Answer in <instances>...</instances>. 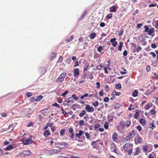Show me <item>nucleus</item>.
<instances>
[{
	"instance_id": "de8ad7c7",
	"label": "nucleus",
	"mask_w": 158,
	"mask_h": 158,
	"mask_svg": "<svg viewBox=\"0 0 158 158\" xmlns=\"http://www.w3.org/2000/svg\"><path fill=\"white\" fill-rule=\"evenodd\" d=\"M150 54L152 55L153 57L155 58L156 56V54L153 52H151Z\"/></svg>"
},
{
	"instance_id": "338daca9",
	"label": "nucleus",
	"mask_w": 158,
	"mask_h": 158,
	"mask_svg": "<svg viewBox=\"0 0 158 158\" xmlns=\"http://www.w3.org/2000/svg\"><path fill=\"white\" fill-rule=\"evenodd\" d=\"M155 76V78L156 80H158V74H157L156 73H154Z\"/></svg>"
},
{
	"instance_id": "bf43d9fd",
	"label": "nucleus",
	"mask_w": 158,
	"mask_h": 158,
	"mask_svg": "<svg viewBox=\"0 0 158 158\" xmlns=\"http://www.w3.org/2000/svg\"><path fill=\"white\" fill-rule=\"evenodd\" d=\"M150 107L149 105V104L148 103L145 106V109L148 110L149 109Z\"/></svg>"
},
{
	"instance_id": "c756f323",
	"label": "nucleus",
	"mask_w": 158,
	"mask_h": 158,
	"mask_svg": "<svg viewBox=\"0 0 158 158\" xmlns=\"http://www.w3.org/2000/svg\"><path fill=\"white\" fill-rule=\"evenodd\" d=\"M134 109V106H133L131 104H130L128 107V110H131Z\"/></svg>"
},
{
	"instance_id": "423d86ee",
	"label": "nucleus",
	"mask_w": 158,
	"mask_h": 158,
	"mask_svg": "<svg viewBox=\"0 0 158 158\" xmlns=\"http://www.w3.org/2000/svg\"><path fill=\"white\" fill-rule=\"evenodd\" d=\"M133 137V136L131 135V134L129 133L128 135L127 136H126V137L124 138V140L126 142L128 141Z\"/></svg>"
},
{
	"instance_id": "a18cd8bd",
	"label": "nucleus",
	"mask_w": 158,
	"mask_h": 158,
	"mask_svg": "<svg viewBox=\"0 0 158 158\" xmlns=\"http://www.w3.org/2000/svg\"><path fill=\"white\" fill-rule=\"evenodd\" d=\"M151 46L152 48L154 49L156 48L157 47L156 45L154 43L152 44H151Z\"/></svg>"
},
{
	"instance_id": "13d9d810",
	"label": "nucleus",
	"mask_w": 158,
	"mask_h": 158,
	"mask_svg": "<svg viewBox=\"0 0 158 158\" xmlns=\"http://www.w3.org/2000/svg\"><path fill=\"white\" fill-rule=\"evenodd\" d=\"M109 89V86L108 85H106L105 87V90L106 91H107Z\"/></svg>"
},
{
	"instance_id": "2eb2a0df",
	"label": "nucleus",
	"mask_w": 158,
	"mask_h": 158,
	"mask_svg": "<svg viewBox=\"0 0 158 158\" xmlns=\"http://www.w3.org/2000/svg\"><path fill=\"white\" fill-rule=\"evenodd\" d=\"M138 92L137 90H135L133 93L132 95V96L134 97H136L138 96Z\"/></svg>"
},
{
	"instance_id": "7c9ffc66",
	"label": "nucleus",
	"mask_w": 158,
	"mask_h": 158,
	"mask_svg": "<svg viewBox=\"0 0 158 158\" xmlns=\"http://www.w3.org/2000/svg\"><path fill=\"white\" fill-rule=\"evenodd\" d=\"M123 29H122L120 31L118 32V35L119 36H122L123 34Z\"/></svg>"
},
{
	"instance_id": "e433bc0d",
	"label": "nucleus",
	"mask_w": 158,
	"mask_h": 158,
	"mask_svg": "<svg viewBox=\"0 0 158 158\" xmlns=\"http://www.w3.org/2000/svg\"><path fill=\"white\" fill-rule=\"evenodd\" d=\"M56 54L55 52H52V57L51 58V59H54L56 57Z\"/></svg>"
},
{
	"instance_id": "f8f14e48",
	"label": "nucleus",
	"mask_w": 158,
	"mask_h": 158,
	"mask_svg": "<svg viewBox=\"0 0 158 158\" xmlns=\"http://www.w3.org/2000/svg\"><path fill=\"white\" fill-rule=\"evenodd\" d=\"M57 151L55 150H52L49 151V152L48 153V154L49 155H54L56 153Z\"/></svg>"
},
{
	"instance_id": "f03ea898",
	"label": "nucleus",
	"mask_w": 158,
	"mask_h": 158,
	"mask_svg": "<svg viewBox=\"0 0 158 158\" xmlns=\"http://www.w3.org/2000/svg\"><path fill=\"white\" fill-rule=\"evenodd\" d=\"M85 109L86 111L88 112H93L94 110V108L93 106H90L89 105H87L85 107Z\"/></svg>"
},
{
	"instance_id": "37998d69",
	"label": "nucleus",
	"mask_w": 158,
	"mask_h": 158,
	"mask_svg": "<svg viewBox=\"0 0 158 158\" xmlns=\"http://www.w3.org/2000/svg\"><path fill=\"white\" fill-rule=\"evenodd\" d=\"M103 48L101 46H100L97 48V51L99 52H101L102 50V49Z\"/></svg>"
},
{
	"instance_id": "dca6fc26",
	"label": "nucleus",
	"mask_w": 158,
	"mask_h": 158,
	"mask_svg": "<svg viewBox=\"0 0 158 158\" xmlns=\"http://www.w3.org/2000/svg\"><path fill=\"white\" fill-rule=\"evenodd\" d=\"M86 111L85 110H82L81 112L79 114V116L80 117H83L86 114Z\"/></svg>"
},
{
	"instance_id": "1a4fd4ad",
	"label": "nucleus",
	"mask_w": 158,
	"mask_h": 158,
	"mask_svg": "<svg viewBox=\"0 0 158 158\" xmlns=\"http://www.w3.org/2000/svg\"><path fill=\"white\" fill-rule=\"evenodd\" d=\"M121 93L120 92H118L115 90H113L111 93L112 95H115L117 96H119L121 95Z\"/></svg>"
},
{
	"instance_id": "69168bd1",
	"label": "nucleus",
	"mask_w": 158,
	"mask_h": 158,
	"mask_svg": "<svg viewBox=\"0 0 158 158\" xmlns=\"http://www.w3.org/2000/svg\"><path fill=\"white\" fill-rule=\"evenodd\" d=\"M150 66L148 65L147 67L146 70L147 72H148L150 70Z\"/></svg>"
},
{
	"instance_id": "4c0bfd02",
	"label": "nucleus",
	"mask_w": 158,
	"mask_h": 158,
	"mask_svg": "<svg viewBox=\"0 0 158 158\" xmlns=\"http://www.w3.org/2000/svg\"><path fill=\"white\" fill-rule=\"evenodd\" d=\"M109 125L107 122H106L104 125V127L105 129H107L108 128Z\"/></svg>"
},
{
	"instance_id": "58836bf2",
	"label": "nucleus",
	"mask_w": 158,
	"mask_h": 158,
	"mask_svg": "<svg viewBox=\"0 0 158 158\" xmlns=\"http://www.w3.org/2000/svg\"><path fill=\"white\" fill-rule=\"evenodd\" d=\"M68 91L66 90L65 91L64 93H63L62 94L61 96L63 97H64L65 96L68 94Z\"/></svg>"
},
{
	"instance_id": "a878e982",
	"label": "nucleus",
	"mask_w": 158,
	"mask_h": 158,
	"mask_svg": "<svg viewBox=\"0 0 158 158\" xmlns=\"http://www.w3.org/2000/svg\"><path fill=\"white\" fill-rule=\"evenodd\" d=\"M89 64L88 63H87L86 64H85V66L84 67V69H83V72H85L87 70V68H88L89 67Z\"/></svg>"
},
{
	"instance_id": "6e6552de",
	"label": "nucleus",
	"mask_w": 158,
	"mask_h": 158,
	"mask_svg": "<svg viewBox=\"0 0 158 158\" xmlns=\"http://www.w3.org/2000/svg\"><path fill=\"white\" fill-rule=\"evenodd\" d=\"M71 99H72L71 97H69L68 98H67V102L66 104V105H70L71 103L73 102V100H71Z\"/></svg>"
},
{
	"instance_id": "cd10ccee",
	"label": "nucleus",
	"mask_w": 158,
	"mask_h": 158,
	"mask_svg": "<svg viewBox=\"0 0 158 158\" xmlns=\"http://www.w3.org/2000/svg\"><path fill=\"white\" fill-rule=\"evenodd\" d=\"M92 105L94 106H97L99 105V103L98 101H96L92 102Z\"/></svg>"
},
{
	"instance_id": "f704fd0d",
	"label": "nucleus",
	"mask_w": 158,
	"mask_h": 158,
	"mask_svg": "<svg viewBox=\"0 0 158 158\" xmlns=\"http://www.w3.org/2000/svg\"><path fill=\"white\" fill-rule=\"evenodd\" d=\"M72 97L75 100H77L78 99V97L75 94H73L72 95Z\"/></svg>"
},
{
	"instance_id": "20e7f679",
	"label": "nucleus",
	"mask_w": 158,
	"mask_h": 158,
	"mask_svg": "<svg viewBox=\"0 0 158 158\" xmlns=\"http://www.w3.org/2000/svg\"><path fill=\"white\" fill-rule=\"evenodd\" d=\"M31 154V152L28 150V151H25L21 153V155H23V156H26L27 155H30Z\"/></svg>"
},
{
	"instance_id": "c03bdc74",
	"label": "nucleus",
	"mask_w": 158,
	"mask_h": 158,
	"mask_svg": "<svg viewBox=\"0 0 158 158\" xmlns=\"http://www.w3.org/2000/svg\"><path fill=\"white\" fill-rule=\"evenodd\" d=\"M138 40L140 42H142L143 41V37L142 36V35H141V36H139L138 38Z\"/></svg>"
},
{
	"instance_id": "680f3d73",
	"label": "nucleus",
	"mask_w": 158,
	"mask_h": 158,
	"mask_svg": "<svg viewBox=\"0 0 158 158\" xmlns=\"http://www.w3.org/2000/svg\"><path fill=\"white\" fill-rule=\"evenodd\" d=\"M100 126V125L98 124H96L94 125V128L95 129H96L98 128Z\"/></svg>"
},
{
	"instance_id": "2f4dec72",
	"label": "nucleus",
	"mask_w": 158,
	"mask_h": 158,
	"mask_svg": "<svg viewBox=\"0 0 158 158\" xmlns=\"http://www.w3.org/2000/svg\"><path fill=\"white\" fill-rule=\"evenodd\" d=\"M115 88L117 89H120L121 88V84L118 83L115 85Z\"/></svg>"
},
{
	"instance_id": "f3484780",
	"label": "nucleus",
	"mask_w": 158,
	"mask_h": 158,
	"mask_svg": "<svg viewBox=\"0 0 158 158\" xmlns=\"http://www.w3.org/2000/svg\"><path fill=\"white\" fill-rule=\"evenodd\" d=\"M140 149L139 147H137L136 148V152L134 153V155L136 156L138 155L140 152Z\"/></svg>"
},
{
	"instance_id": "6e6d98bb",
	"label": "nucleus",
	"mask_w": 158,
	"mask_h": 158,
	"mask_svg": "<svg viewBox=\"0 0 158 158\" xmlns=\"http://www.w3.org/2000/svg\"><path fill=\"white\" fill-rule=\"evenodd\" d=\"M105 23L103 22H101L100 24V26L101 27H104L105 26Z\"/></svg>"
},
{
	"instance_id": "a19ab883",
	"label": "nucleus",
	"mask_w": 158,
	"mask_h": 158,
	"mask_svg": "<svg viewBox=\"0 0 158 158\" xmlns=\"http://www.w3.org/2000/svg\"><path fill=\"white\" fill-rule=\"evenodd\" d=\"M137 141L138 143H140L142 141V139L140 137H139L138 138Z\"/></svg>"
},
{
	"instance_id": "7ed1b4c3",
	"label": "nucleus",
	"mask_w": 158,
	"mask_h": 158,
	"mask_svg": "<svg viewBox=\"0 0 158 158\" xmlns=\"http://www.w3.org/2000/svg\"><path fill=\"white\" fill-rule=\"evenodd\" d=\"M116 39L115 38H113L111 39L110 41L112 43V45L114 47H115L117 44V42L116 41Z\"/></svg>"
},
{
	"instance_id": "72a5a7b5",
	"label": "nucleus",
	"mask_w": 158,
	"mask_h": 158,
	"mask_svg": "<svg viewBox=\"0 0 158 158\" xmlns=\"http://www.w3.org/2000/svg\"><path fill=\"white\" fill-rule=\"evenodd\" d=\"M139 115V112L137 111L136 112L135 114L134 115V117L135 118L137 119L138 118V116Z\"/></svg>"
},
{
	"instance_id": "a211bd4d",
	"label": "nucleus",
	"mask_w": 158,
	"mask_h": 158,
	"mask_svg": "<svg viewBox=\"0 0 158 158\" xmlns=\"http://www.w3.org/2000/svg\"><path fill=\"white\" fill-rule=\"evenodd\" d=\"M65 131V130L64 129H62L60 132V135L62 137L64 134Z\"/></svg>"
},
{
	"instance_id": "8fccbe9b",
	"label": "nucleus",
	"mask_w": 158,
	"mask_h": 158,
	"mask_svg": "<svg viewBox=\"0 0 158 158\" xmlns=\"http://www.w3.org/2000/svg\"><path fill=\"white\" fill-rule=\"evenodd\" d=\"M136 128L139 131H140L142 130V127L140 125L137 126Z\"/></svg>"
},
{
	"instance_id": "9b49d317",
	"label": "nucleus",
	"mask_w": 158,
	"mask_h": 158,
	"mask_svg": "<svg viewBox=\"0 0 158 158\" xmlns=\"http://www.w3.org/2000/svg\"><path fill=\"white\" fill-rule=\"evenodd\" d=\"M31 141L27 139L23 141V144L25 145H27L31 143Z\"/></svg>"
},
{
	"instance_id": "ea45409f",
	"label": "nucleus",
	"mask_w": 158,
	"mask_h": 158,
	"mask_svg": "<svg viewBox=\"0 0 158 158\" xmlns=\"http://www.w3.org/2000/svg\"><path fill=\"white\" fill-rule=\"evenodd\" d=\"M112 17V14L110 13V14H109L106 17L108 19H110Z\"/></svg>"
},
{
	"instance_id": "aec40b11",
	"label": "nucleus",
	"mask_w": 158,
	"mask_h": 158,
	"mask_svg": "<svg viewBox=\"0 0 158 158\" xmlns=\"http://www.w3.org/2000/svg\"><path fill=\"white\" fill-rule=\"evenodd\" d=\"M116 10V9L115 6H113L110 9V11L112 12H115Z\"/></svg>"
},
{
	"instance_id": "bb28decb",
	"label": "nucleus",
	"mask_w": 158,
	"mask_h": 158,
	"mask_svg": "<svg viewBox=\"0 0 158 158\" xmlns=\"http://www.w3.org/2000/svg\"><path fill=\"white\" fill-rule=\"evenodd\" d=\"M148 148V147L146 145L143 146L142 147V150L143 152L147 151Z\"/></svg>"
},
{
	"instance_id": "ddd939ff",
	"label": "nucleus",
	"mask_w": 158,
	"mask_h": 158,
	"mask_svg": "<svg viewBox=\"0 0 158 158\" xmlns=\"http://www.w3.org/2000/svg\"><path fill=\"white\" fill-rule=\"evenodd\" d=\"M50 134L49 131L47 130H45L44 132V135L45 137H47Z\"/></svg>"
},
{
	"instance_id": "0eeeda50",
	"label": "nucleus",
	"mask_w": 158,
	"mask_h": 158,
	"mask_svg": "<svg viewBox=\"0 0 158 158\" xmlns=\"http://www.w3.org/2000/svg\"><path fill=\"white\" fill-rule=\"evenodd\" d=\"M79 70L78 69H74V74L75 77H77L79 75Z\"/></svg>"
},
{
	"instance_id": "774afa93",
	"label": "nucleus",
	"mask_w": 158,
	"mask_h": 158,
	"mask_svg": "<svg viewBox=\"0 0 158 158\" xmlns=\"http://www.w3.org/2000/svg\"><path fill=\"white\" fill-rule=\"evenodd\" d=\"M155 138L158 140V132L156 133L155 135Z\"/></svg>"
},
{
	"instance_id": "09e8293b",
	"label": "nucleus",
	"mask_w": 158,
	"mask_h": 158,
	"mask_svg": "<svg viewBox=\"0 0 158 158\" xmlns=\"http://www.w3.org/2000/svg\"><path fill=\"white\" fill-rule=\"evenodd\" d=\"M52 105L58 108H59L60 107L59 105L56 103H54Z\"/></svg>"
},
{
	"instance_id": "4be33fe9",
	"label": "nucleus",
	"mask_w": 158,
	"mask_h": 158,
	"mask_svg": "<svg viewBox=\"0 0 158 158\" xmlns=\"http://www.w3.org/2000/svg\"><path fill=\"white\" fill-rule=\"evenodd\" d=\"M139 122L142 125H144L145 124V120L143 118H140L139 119Z\"/></svg>"
},
{
	"instance_id": "4d7b16f0",
	"label": "nucleus",
	"mask_w": 158,
	"mask_h": 158,
	"mask_svg": "<svg viewBox=\"0 0 158 158\" xmlns=\"http://www.w3.org/2000/svg\"><path fill=\"white\" fill-rule=\"evenodd\" d=\"M56 128L55 126H52L51 127V130L52 132H53L54 131Z\"/></svg>"
},
{
	"instance_id": "5701e85b",
	"label": "nucleus",
	"mask_w": 158,
	"mask_h": 158,
	"mask_svg": "<svg viewBox=\"0 0 158 158\" xmlns=\"http://www.w3.org/2000/svg\"><path fill=\"white\" fill-rule=\"evenodd\" d=\"M117 135L116 133H114V134L112 135V139L114 141H115L117 139Z\"/></svg>"
},
{
	"instance_id": "6ab92c4d",
	"label": "nucleus",
	"mask_w": 158,
	"mask_h": 158,
	"mask_svg": "<svg viewBox=\"0 0 158 158\" xmlns=\"http://www.w3.org/2000/svg\"><path fill=\"white\" fill-rule=\"evenodd\" d=\"M13 148V146L12 145H8L5 149V150H10Z\"/></svg>"
},
{
	"instance_id": "b1692460",
	"label": "nucleus",
	"mask_w": 158,
	"mask_h": 158,
	"mask_svg": "<svg viewBox=\"0 0 158 158\" xmlns=\"http://www.w3.org/2000/svg\"><path fill=\"white\" fill-rule=\"evenodd\" d=\"M154 30L153 28H152L149 29L148 31V34L150 35H151L154 32Z\"/></svg>"
},
{
	"instance_id": "e2e57ef3",
	"label": "nucleus",
	"mask_w": 158,
	"mask_h": 158,
	"mask_svg": "<svg viewBox=\"0 0 158 158\" xmlns=\"http://www.w3.org/2000/svg\"><path fill=\"white\" fill-rule=\"evenodd\" d=\"M143 26V24L142 23H139L138 24L137 26V27L138 28H140L142 26Z\"/></svg>"
},
{
	"instance_id": "864d4df0",
	"label": "nucleus",
	"mask_w": 158,
	"mask_h": 158,
	"mask_svg": "<svg viewBox=\"0 0 158 158\" xmlns=\"http://www.w3.org/2000/svg\"><path fill=\"white\" fill-rule=\"evenodd\" d=\"M132 151H133L132 148H131V149L129 150L128 151V152L129 155H131V154L132 153Z\"/></svg>"
},
{
	"instance_id": "9d476101",
	"label": "nucleus",
	"mask_w": 158,
	"mask_h": 158,
	"mask_svg": "<svg viewBox=\"0 0 158 158\" xmlns=\"http://www.w3.org/2000/svg\"><path fill=\"white\" fill-rule=\"evenodd\" d=\"M84 132L82 130H80L79 131V133H76L75 134V136L79 138L80 136L83 134Z\"/></svg>"
},
{
	"instance_id": "052dcab7",
	"label": "nucleus",
	"mask_w": 158,
	"mask_h": 158,
	"mask_svg": "<svg viewBox=\"0 0 158 158\" xmlns=\"http://www.w3.org/2000/svg\"><path fill=\"white\" fill-rule=\"evenodd\" d=\"M69 131L71 134L73 133V130L72 128H70L69 129Z\"/></svg>"
},
{
	"instance_id": "39448f33",
	"label": "nucleus",
	"mask_w": 158,
	"mask_h": 158,
	"mask_svg": "<svg viewBox=\"0 0 158 158\" xmlns=\"http://www.w3.org/2000/svg\"><path fill=\"white\" fill-rule=\"evenodd\" d=\"M59 144L62 146L61 147V148H64L68 145L69 144L67 143L61 142L59 143Z\"/></svg>"
},
{
	"instance_id": "f257e3e1",
	"label": "nucleus",
	"mask_w": 158,
	"mask_h": 158,
	"mask_svg": "<svg viewBox=\"0 0 158 158\" xmlns=\"http://www.w3.org/2000/svg\"><path fill=\"white\" fill-rule=\"evenodd\" d=\"M66 76V73H62L57 79L56 81L58 83L62 82L63 81L64 78Z\"/></svg>"
},
{
	"instance_id": "49530a36",
	"label": "nucleus",
	"mask_w": 158,
	"mask_h": 158,
	"mask_svg": "<svg viewBox=\"0 0 158 158\" xmlns=\"http://www.w3.org/2000/svg\"><path fill=\"white\" fill-rule=\"evenodd\" d=\"M79 125L80 126L84 125V121L83 120H81L79 122Z\"/></svg>"
},
{
	"instance_id": "473e14b6",
	"label": "nucleus",
	"mask_w": 158,
	"mask_h": 158,
	"mask_svg": "<svg viewBox=\"0 0 158 158\" xmlns=\"http://www.w3.org/2000/svg\"><path fill=\"white\" fill-rule=\"evenodd\" d=\"M26 95L28 97H30L32 95V93L31 92H27L26 93Z\"/></svg>"
},
{
	"instance_id": "0e129e2a",
	"label": "nucleus",
	"mask_w": 158,
	"mask_h": 158,
	"mask_svg": "<svg viewBox=\"0 0 158 158\" xmlns=\"http://www.w3.org/2000/svg\"><path fill=\"white\" fill-rule=\"evenodd\" d=\"M142 50V48L140 47H139L136 49V52H139Z\"/></svg>"
},
{
	"instance_id": "c9c22d12",
	"label": "nucleus",
	"mask_w": 158,
	"mask_h": 158,
	"mask_svg": "<svg viewBox=\"0 0 158 158\" xmlns=\"http://www.w3.org/2000/svg\"><path fill=\"white\" fill-rule=\"evenodd\" d=\"M144 27L145 29L144 31L146 32H148L149 30V28L147 26H145Z\"/></svg>"
},
{
	"instance_id": "5fc2aeb1",
	"label": "nucleus",
	"mask_w": 158,
	"mask_h": 158,
	"mask_svg": "<svg viewBox=\"0 0 158 158\" xmlns=\"http://www.w3.org/2000/svg\"><path fill=\"white\" fill-rule=\"evenodd\" d=\"M109 100V98L108 97H105L103 100V101L105 102H107Z\"/></svg>"
},
{
	"instance_id": "79ce46f5",
	"label": "nucleus",
	"mask_w": 158,
	"mask_h": 158,
	"mask_svg": "<svg viewBox=\"0 0 158 158\" xmlns=\"http://www.w3.org/2000/svg\"><path fill=\"white\" fill-rule=\"evenodd\" d=\"M76 106V105L75 104H73L72 106V109L73 110H76L77 108Z\"/></svg>"
},
{
	"instance_id": "c85d7f7f",
	"label": "nucleus",
	"mask_w": 158,
	"mask_h": 158,
	"mask_svg": "<svg viewBox=\"0 0 158 158\" xmlns=\"http://www.w3.org/2000/svg\"><path fill=\"white\" fill-rule=\"evenodd\" d=\"M127 127H128L131 125V122L129 121H126L125 123Z\"/></svg>"
},
{
	"instance_id": "4468645a",
	"label": "nucleus",
	"mask_w": 158,
	"mask_h": 158,
	"mask_svg": "<svg viewBox=\"0 0 158 158\" xmlns=\"http://www.w3.org/2000/svg\"><path fill=\"white\" fill-rule=\"evenodd\" d=\"M43 97L42 95H40L37 97L35 99V101L37 102H38L41 101L43 98Z\"/></svg>"
},
{
	"instance_id": "412c9836",
	"label": "nucleus",
	"mask_w": 158,
	"mask_h": 158,
	"mask_svg": "<svg viewBox=\"0 0 158 158\" xmlns=\"http://www.w3.org/2000/svg\"><path fill=\"white\" fill-rule=\"evenodd\" d=\"M96 36V34L94 33H92L90 35V38L91 39H93Z\"/></svg>"
},
{
	"instance_id": "3c124183",
	"label": "nucleus",
	"mask_w": 158,
	"mask_h": 158,
	"mask_svg": "<svg viewBox=\"0 0 158 158\" xmlns=\"http://www.w3.org/2000/svg\"><path fill=\"white\" fill-rule=\"evenodd\" d=\"M129 143H127L123 146V148H127L129 146Z\"/></svg>"
},
{
	"instance_id": "393cba45",
	"label": "nucleus",
	"mask_w": 158,
	"mask_h": 158,
	"mask_svg": "<svg viewBox=\"0 0 158 158\" xmlns=\"http://www.w3.org/2000/svg\"><path fill=\"white\" fill-rule=\"evenodd\" d=\"M123 42H122L119 43V45L118 47V49L119 51H121L123 45Z\"/></svg>"
},
{
	"instance_id": "603ef678",
	"label": "nucleus",
	"mask_w": 158,
	"mask_h": 158,
	"mask_svg": "<svg viewBox=\"0 0 158 158\" xmlns=\"http://www.w3.org/2000/svg\"><path fill=\"white\" fill-rule=\"evenodd\" d=\"M85 136L87 139H89L90 138L88 132H86L85 133Z\"/></svg>"
}]
</instances>
